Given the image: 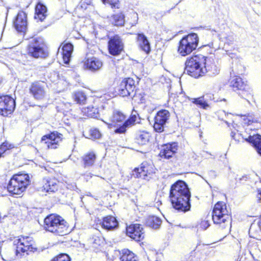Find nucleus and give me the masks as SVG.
<instances>
[{
    "label": "nucleus",
    "mask_w": 261,
    "mask_h": 261,
    "mask_svg": "<svg viewBox=\"0 0 261 261\" xmlns=\"http://www.w3.org/2000/svg\"><path fill=\"white\" fill-rule=\"evenodd\" d=\"M185 70L188 75L195 79L203 77L207 72L212 75L220 72L214 59L200 54H193L186 59Z\"/></svg>",
    "instance_id": "1"
},
{
    "label": "nucleus",
    "mask_w": 261,
    "mask_h": 261,
    "mask_svg": "<svg viewBox=\"0 0 261 261\" xmlns=\"http://www.w3.org/2000/svg\"><path fill=\"white\" fill-rule=\"evenodd\" d=\"M191 193L187 184L182 180H178L171 185L169 198L172 206L182 212L189 211L191 208Z\"/></svg>",
    "instance_id": "2"
},
{
    "label": "nucleus",
    "mask_w": 261,
    "mask_h": 261,
    "mask_svg": "<svg viewBox=\"0 0 261 261\" xmlns=\"http://www.w3.org/2000/svg\"><path fill=\"white\" fill-rule=\"evenodd\" d=\"M44 229L55 236H64L72 230L69 223L61 216L52 213L46 216L43 220Z\"/></svg>",
    "instance_id": "3"
},
{
    "label": "nucleus",
    "mask_w": 261,
    "mask_h": 261,
    "mask_svg": "<svg viewBox=\"0 0 261 261\" xmlns=\"http://www.w3.org/2000/svg\"><path fill=\"white\" fill-rule=\"evenodd\" d=\"M31 184V177L24 171L14 174L10 177L7 186V190L10 195L22 194Z\"/></svg>",
    "instance_id": "4"
},
{
    "label": "nucleus",
    "mask_w": 261,
    "mask_h": 261,
    "mask_svg": "<svg viewBox=\"0 0 261 261\" xmlns=\"http://www.w3.org/2000/svg\"><path fill=\"white\" fill-rule=\"evenodd\" d=\"M212 218L215 224L224 228L229 226L231 219V213L225 202L219 201L214 204Z\"/></svg>",
    "instance_id": "5"
},
{
    "label": "nucleus",
    "mask_w": 261,
    "mask_h": 261,
    "mask_svg": "<svg viewBox=\"0 0 261 261\" xmlns=\"http://www.w3.org/2000/svg\"><path fill=\"white\" fill-rule=\"evenodd\" d=\"M137 115L131 114L126 119V116L121 111H114L111 117V122L114 125L118 126L115 129L116 134H125L127 132V128L135 125L137 121Z\"/></svg>",
    "instance_id": "6"
},
{
    "label": "nucleus",
    "mask_w": 261,
    "mask_h": 261,
    "mask_svg": "<svg viewBox=\"0 0 261 261\" xmlns=\"http://www.w3.org/2000/svg\"><path fill=\"white\" fill-rule=\"evenodd\" d=\"M27 55L33 58H45L48 56V47L42 37L33 38L26 47Z\"/></svg>",
    "instance_id": "7"
},
{
    "label": "nucleus",
    "mask_w": 261,
    "mask_h": 261,
    "mask_svg": "<svg viewBox=\"0 0 261 261\" xmlns=\"http://www.w3.org/2000/svg\"><path fill=\"white\" fill-rule=\"evenodd\" d=\"M199 37L196 33L184 36L178 42L177 52L182 57L190 55L198 46Z\"/></svg>",
    "instance_id": "8"
},
{
    "label": "nucleus",
    "mask_w": 261,
    "mask_h": 261,
    "mask_svg": "<svg viewBox=\"0 0 261 261\" xmlns=\"http://www.w3.org/2000/svg\"><path fill=\"white\" fill-rule=\"evenodd\" d=\"M16 254L35 253L39 251L38 246L35 239L31 236L20 235L14 241Z\"/></svg>",
    "instance_id": "9"
},
{
    "label": "nucleus",
    "mask_w": 261,
    "mask_h": 261,
    "mask_svg": "<svg viewBox=\"0 0 261 261\" xmlns=\"http://www.w3.org/2000/svg\"><path fill=\"white\" fill-rule=\"evenodd\" d=\"M156 171V169L152 163L144 161L139 167L133 170L131 176L135 178H141L149 181L155 176Z\"/></svg>",
    "instance_id": "10"
},
{
    "label": "nucleus",
    "mask_w": 261,
    "mask_h": 261,
    "mask_svg": "<svg viewBox=\"0 0 261 261\" xmlns=\"http://www.w3.org/2000/svg\"><path fill=\"white\" fill-rule=\"evenodd\" d=\"M108 38L107 49L110 55L118 56L124 51V43L119 34L113 36L107 35Z\"/></svg>",
    "instance_id": "11"
},
{
    "label": "nucleus",
    "mask_w": 261,
    "mask_h": 261,
    "mask_svg": "<svg viewBox=\"0 0 261 261\" xmlns=\"http://www.w3.org/2000/svg\"><path fill=\"white\" fill-rule=\"evenodd\" d=\"M47 86L42 81H35L32 82L29 87V93L37 101H42L46 99L47 96Z\"/></svg>",
    "instance_id": "12"
},
{
    "label": "nucleus",
    "mask_w": 261,
    "mask_h": 261,
    "mask_svg": "<svg viewBox=\"0 0 261 261\" xmlns=\"http://www.w3.org/2000/svg\"><path fill=\"white\" fill-rule=\"evenodd\" d=\"M229 84L232 90L242 97L250 94V88L247 81L239 75L231 77L229 80Z\"/></svg>",
    "instance_id": "13"
},
{
    "label": "nucleus",
    "mask_w": 261,
    "mask_h": 261,
    "mask_svg": "<svg viewBox=\"0 0 261 261\" xmlns=\"http://www.w3.org/2000/svg\"><path fill=\"white\" fill-rule=\"evenodd\" d=\"M63 139L62 134L57 130H54L43 135L40 141L46 146L47 149L55 150L59 147Z\"/></svg>",
    "instance_id": "14"
},
{
    "label": "nucleus",
    "mask_w": 261,
    "mask_h": 261,
    "mask_svg": "<svg viewBox=\"0 0 261 261\" xmlns=\"http://www.w3.org/2000/svg\"><path fill=\"white\" fill-rule=\"evenodd\" d=\"M136 87V82L133 78L124 77L116 87V92L121 97H128L135 91Z\"/></svg>",
    "instance_id": "15"
},
{
    "label": "nucleus",
    "mask_w": 261,
    "mask_h": 261,
    "mask_svg": "<svg viewBox=\"0 0 261 261\" xmlns=\"http://www.w3.org/2000/svg\"><path fill=\"white\" fill-rule=\"evenodd\" d=\"M170 117V113L168 110L162 109L158 111L153 118V130L159 133L164 132Z\"/></svg>",
    "instance_id": "16"
},
{
    "label": "nucleus",
    "mask_w": 261,
    "mask_h": 261,
    "mask_svg": "<svg viewBox=\"0 0 261 261\" xmlns=\"http://www.w3.org/2000/svg\"><path fill=\"white\" fill-rule=\"evenodd\" d=\"M126 236L137 242L143 241L145 238V231L143 226L139 223H131L126 226Z\"/></svg>",
    "instance_id": "17"
},
{
    "label": "nucleus",
    "mask_w": 261,
    "mask_h": 261,
    "mask_svg": "<svg viewBox=\"0 0 261 261\" xmlns=\"http://www.w3.org/2000/svg\"><path fill=\"white\" fill-rule=\"evenodd\" d=\"M15 108V101L9 95H0V115L5 117L11 114Z\"/></svg>",
    "instance_id": "18"
},
{
    "label": "nucleus",
    "mask_w": 261,
    "mask_h": 261,
    "mask_svg": "<svg viewBox=\"0 0 261 261\" xmlns=\"http://www.w3.org/2000/svg\"><path fill=\"white\" fill-rule=\"evenodd\" d=\"M13 25L18 33L24 35L28 29L27 13L23 11H19L13 21Z\"/></svg>",
    "instance_id": "19"
},
{
    "label": "nucleus",
    "mask_w": 261,
    "mask_h": 261,
    "mask_svg": "<svg viewBox=\"0 0 261 261\" xmlns=\"http://www.w3.org/2000/svg\"><path fill=\"white\" fill-rule=\"evenodd\" d=\"M178 149L176 142L167 143L162 145L159 156L163 159H170L175 156Z\"/></svg>",
    "instance_id": "20"
},
{
    "label": "nucleus",
    "mask_w": 261,
    "mask_h": 261,
    "mask_svg": "<svg viewBox=\"0 0 261 261\" xmlns=\"http://www.w3.org/2000/svg\"><path fill=\"white\" fill-rule=\"evenodd\" d=\"M82 64L85 69L93 72L99 70L103 65L101 60L95 57L85 58L82 61Z\"/></svg>",
    "instance_id": "21"
},
{
    "label": "nucleus",
    "mask_w": 261,
    "mask_h": 261,
    "mask_svg": "<svg viewBox=\"0 0 261 261\" xmlns=\"http://www.w3.org/2000/svg\"><path fill=\"white\" fill-rule=\"evenodd\" d=\"M43 190L46 192H55L60 188L61 182L55 176H49L43 179Z\"/></svg>",
    "instance_id": "22"
},
{
    "label": "nucleus",
    "mask_w": 261,
    "mask_h": 261,
    "mask_svg": "<svg viewBox=\"0 0 261 261\" xmlns=\"http://www.w3.org/2000/svg\"><path fill=\"white\" fill-rule=\"evenodd\" d=\"M48 16V9L45 5L38 1L34 8V18L38 22H43Z\"/></svg>",
    "instance_id": "23"
},
{
    "label": "nucleus",
    "mask_w": 261,
    "mask_h": 261,
    "mask_svg": "<svg viewBox=\"0 0 261 261\" xmlns=\"http://www.w3.org/2000/svg\"><path fill=\"white\" fill-rule=\"evenodd\" d=\"M97 155L94 151H89L85 153L81 157V164L84 168L93 167L95 164Z\"/></svg>",
    "instance_id": "24"
},
{
    "label": "nucleus",
    "mask_w": 261,
    "mask_h": 261,
    "mask_svg": "<svg viewBox=\"0 0 261 261\" xmlns=\"http://www.w3.org/2000/svg\"><path fill=\"white\" fill-rule=\"evenodd\" d=\"M100 224L103 229L110 231L117 228L119 222L115 216L110 215L103 217Z\"/></svg>",
    "instance_id": "25"
},
{
    "label": "nucleus",
    "mask_w": 261,
    "mask_h": 261,
    "mask_svg": "<svg viewBox=\"0 0 261 261\" xmlns=\"http://www.w3.org/2000/svg\"><path fill=\"white\" fill-rule=\"evenodd\" d=\"M241 135L242 136L243 140L253 146L257 153L261 155V135L258 134L252 135L249 134L247 136L243 134Z\"/></svg>",
    "instance_id": "26"
},
{
    "label": "nucleus",
    "mask_w": 261,
    "mask_h": 261,
    "mask_svg": "<svg viewBox=\"0 0 261 261\" xmlns=\"http://www.w3.org/2000/svg\"><path fill=\"white\" fill-rule=\"evenodd\" d=\"M136 36V40L140 48L146 54H149L151 47L147 37L142 33H137Z\"/></svg>",
    "instance_id": "27"
},
{
    "label": "nucleus",
    "mask_w": 261,
    "mask_h": 261,
    "mask_svg": "<svg viewBox=\"0 0 261 261\" xmlns=\"http://www.w3.org/2000/svg\"><path fill=\"white\" fill-rule=\"evenodd\" d=\"M62 55L63 62L65 64H68L70 60L71 55L73 50V46L70 43L63 44L62 47Z\"/></svg>",
    "instance_id": "28"
},
{
    "label": "nucleus",
    "mask_w": 261,
    "mask_h": 261,
    "mask_svg": "<svg viewBox=\"0 0 261 261\" xmlns=\"http://www.w3.org/2000/svg\"><path fill=\"white\" fill-rule=\"evenodd\" d=\"M71 97L73 101L79 105H84L87 103V96L86 92L83 90L73 91Z\"/></svg>",
    "instance_id": "29"
},
{
    "label": "nucleus",
    "mask_w": 261,
    "mask_h": 261,
    "mask_svg": "<svg viewBox=\"0 0 261 261\" xmlns=\"http://www.w3.org/2000/svg\"><path fill=\"white\" fill-rule=\"evenodd\" d=\"M150 133L146 130H139L135 135V142L140 145L147 144L150 138Z\"/></svg>",
    "instance_id": "30"
},
{
    "label": "nucleus",
    "mask_w": 261,
    "mask_h": 261,
    "mask_svg": "<svg viewBox=\"0 0 261 261\" xmlns=\"http://www.w3.org/2000/svg\"><path fill=\"white\" fill-rule=\"evenodd\" d=\"M111 23L116 27H123L125 24V15L123 12L120 11L114 13L111 16Z\"/></svg>",
    "instance_id": "31"
},
{
    "label": "nucleus",
    "mask_w": 261,
    "mask_h": 261,
    "mask_svg": "<svg viewBox=\"0 0 261 261\" xmlns=\"http://www.w3.org/2000/svg\"><path fill=\"white\" fill-rule=\"evenodd\" d=\"M119 259L120 261H139L137 255L127 248L121 250Z\"/></svg>",
    "instance_id": "32"
},
{
    "label": "nucleus",
    "mask_w": 261,
    "mask_h": 261,
    "mask_svg": "<svg viewBox=\"0 0 261 261\" xmlns=\"http://www.w3.org/2000/svg\"><path fill=\"white\" fill-rule=\"evenodd\" d=\"M81 112L84 117L92 118L97 116L98 111L97 108L93 106H89L83 108L81 110Z\"/></svg>",
    "instance_id": "33"
},
{
    "label": "nucleus",
    "mask_w": 261,
    "mask_h": 261,
    "mask_svg": "<svg viewBox=\"0 0 261 261\" xmlns=\"http://www.w3.org/2000/svg\"><path fill=\"white\" fill-rule=\"evenodd\" d=\"M15 147L13 144L6 140L0 144V159L4 158L9 151Z\"/></svg>",
    "instance_id": "34"
},
{
    "label": "nucleus",
    "mask_w": 261,
    "mask_h": 261,
    "mask_svg": "<svg viewBox=\"0 0 261 261\" xmlns=\"http://www.w3.org/2000/svg\"><path fill=\"white\" fill-rule=\"evenodd\" d=\"M161 223V220L154 216H148L145 222L146 226L153 229H157L159 228Z\"/></svg>",
    "instance_id": "35"
},
{
    "label": "nucleus",
    "mask_w": 261,
    "mask_h": 261,
    "mask_svg": "<svg viewBox=\"0 0 261 261\" xmlns=\"http://www.w3.org/2000/svg\"><path fill=\"white\" fill-rule=\"evenodd\" d=\"M210 247L204 244H199L196 246L195 248L191 252V255L207 254L209 252Z\"/></svg>",
    "instance_id": "36"
},
{
    "label": "nucleus",
    "mask_w": 261,
    "mask_h": 261,
    "mask_svg": "<svg viewBox=\"0 0 261 261\" xmlns=\"http://www.w3.org/2000/svg\"><path fill=\"white\" fill-rule=\"evenodd\" d=\"M192 102L200 108L206 109L209 107V105L204 99V96L202 95L197 98H194L192 99Z\"/></svg>",
    "instance_id": "37"
},
{
    "label": "nucleus",
    "mask_w": 261,
    "mask_h": 261,
    "mask_svg": "<svg viewBox=\"0 0 261 261\" xmlns=\"http://www.w3.org/2000/svg\"><path fill=\"white\" fill-rule=\"evenodd\" d=\"M134 98L139 104L145 103L146 101L147 95L143 90H137L134 95Z\"/></svg>",
    "instance_id": "38"
},
{
    "label": "nucleus",
    "mask_w": 261,
    "mask_h": 261,
    "mask_svg": "<svg viewBox=\"0 0 261 261\" xmlns=\"http://www.w3.org/2000/svg\"><path fill=\"white\" fill-rule=\"evenodd\" d=\"M102 4L110 7L113 10L121 8V0H101Z\"/></svg>",
    "instance_id": "39"
},
{
    "label": "nucleus",
    "mask_w": 261,
    "mask_h": 261,
    "mask_svg": "<svg viewBox=\"0 0 261 261\" xmlns=\"http://www.w3.org/2000/svg\"><path fill=\"white\" fill-rule=\"evenodd\" d=\"M189 96L186 95L184 92H180L177 96V101L182 103V105H187L190 101L192 102V99Z\"/></svg>",
    "instance_id": "40"
},
{
    "label": "nucleus",
    "mask_w": 261,
    "mask_h": 261,
    "mask_svg": "<svg viewBox=\"0 0 261 261\" xmlns=\"http://www.w3.org/2000/svg\"><path fill=\"white\" fill-rule=\"evenodd\" d=\"M49 261H71V258L68 254L61 253L52 257Z\"/></svg>",
    "instance_id": "41"
},
{
    "label": "nucleus",
    "mask_w": 261,
    "mask_h": 261,
    "mask_svg": "<svg viewBox=\"0 0 261 261\" xmlns=\"http://www.w3.org/2000/svg\"><path fill=\"white\" fill-rule=\"evenodd\" d=\"M89 136L92 139H98L101 137V134L98 129L92 128L89 130Z\"/></svg>",
    "instance_id": "42"
},
{
    "label": "nucleus",
    "mask_w": 261,
    "mask_h": 261,
    "mask_svg": "<svg viewBox=\"0 0 261 261\" xmlns=\"http://www.w3.org/2000/svg\"><path fill=\"white\" fill-rule=\"evenodd\" d=\"M258 120L251 116H246L243 118V123L245 125H250L253 123H257Z\"/></svg>",
    "instance_id": "43"
},
{
    "label": "nucleus",
    "mask_w": 261,
    "mask_h": 261,
    "mask_svg": "<svg viewBox=\"0 0 261 261\" xmlns=\"http://www.w3.org/2000/svg\"><path fill=\"white\" fill-rule=\"evenodd\" d=\"M103 244V241L98 237H96L94 239L93 242V247L97 250L100 248L101 245Z\"/></svg>",
    "instance_id": "44"
},
{
    "label": "nucleus",
    "mask_w": 261,
    "mask_h": 261,
    "mask_svg": "<svg viewBox=\"0 0 261 261\" xmlns=\"http://www.w3.org/2000/svg\"><path fill=\"white\" fill-rule=\"evenodd\" d=\"M66 105L65 103H61L57 106V108L59 112L62 113L64 115H66V113L68 112V110L65 109Z\"/></svg>",
    "instance_id": "45"
},
{
    "label": "nucleus",
    "mask_w": 261,
    "mask_h": 261,
    "mask_svg": "<svg viewBox=\"0 0 261 261\" xmlns=\"http://www.w3.org/2000/svg\"><path fill=\"white\" fill-rule=\"evenodd\" d=\"M199 225L202 229H206L210 226V222L207 220H202L201 221Z\"/></svg>",
    "instance_id": "46"
},
{
    "label": "nucleus",
    "mask_w": 261,
    "mask_h": 261,
    "mask_svg": "<svg viewBox=\"0 0 261 261\" xmlns=\"http://www.w3.org/2000/svg\"><path fill=\"white\" fill-rule=\"evenodd\" d=\"M255 198L256 202L261 203V188L256 190Z\"/></svg>",
    "instance_id": "47"
},
{
    "label": "nucleus",
    "mask_w": 261,
    "mask_h": 261,
    "mask_svg": "<svg viewBox=\"0 0 261 261\" xmlns=\"http://www.w3.org/2000/svg\"><path fill=\"white\" fill-rule=\"evenodd\" d=\"M91 2L89 0H82L81 2V7L86 9L88 6L90 5Z\"/></svg>",
    "instance_id": "48"
},
{
    "label": "nucleus",
    "mask_w": 261,
    "mask_h": 261,
    "mask_svg": "<svg viewBox=\"0 0 261 261\" xmlns=\"http://www.w3.org/2000/svg\"><path fill=\"white\" fill-rule=\"evenodd\" d=\"M202 48L206 50H210L211 48L210 47L208 46H204Z\"/></svg>",
    "instance_id": "49"
},
{
    "label": "nucleus",
    "mask_w": 261,
    "mask_h": 261,
    "mask_svg": "<svg viewBox=\"0 0 261 261\" xmlns=\"http://www.w3.org/2000/svg\"><path fill=\"white\" fill-rule=\"evenodd\" d=\"M232 137L234 139H236V138H235V134H234L233 135H232Z\"/></svg>",
    "instance_id": "50"
}]
</instances>
